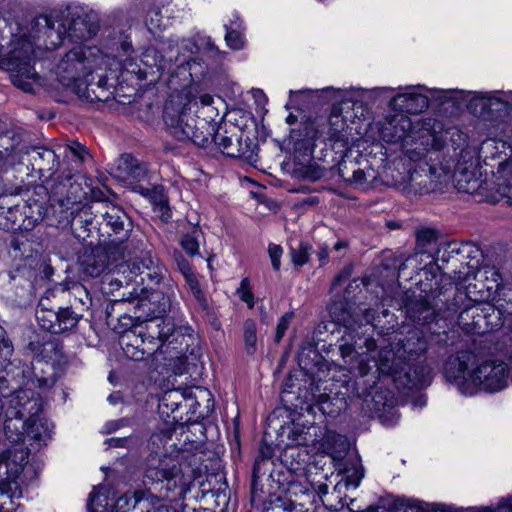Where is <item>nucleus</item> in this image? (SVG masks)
<instances>
[{
    "label": "nucleus",
    "instance_id": "nucleus-1",
    "mask_svg": "<svg viewBox=\"0 0 512 512\" xmlns=\"http://www.w3.org/2000/svg\"><path fill=\"white\" fill-rule=\"evenodd\" d=\"M428 349L427 340L419 329L409 331L408 335L397 342L376 349V343L372 338H359L355 341L353 350L360 357L357 369L361 378L370 374L367 380L370 388L376 384L378 375L391 376L394 382L404 388L423 387L431 381V369L420 362L411 365ZM366 384V381H357L356 385Z\"/></svg>",
    "mask_w": 512,
    "mask_h": 512
},
{
    "label": "nucleus",
    "instance_id": "nucleus-2",
    "mask_svg": "<svg viewBox=\"0 0 512 512\" xmlns=\"http://www.w3.org/2000/svg\"><path fill=\"white\" fill-rule=\"evenodd\" d=\"M63 42V27H55L47 15L16 23L6 51L0 56V69L10 73L12 83L27 93L39 85L34 64L42 50H53Z\"/></svg>",
    "mask_w": 512,
    "mask_h": 512
},
{
    "label": "nucleus",
    "instance_id": "nucleus-3",
    "mask_svg": "<svg viewBox=\"0 0 512 512\" xmlns=\"http://www.w3.org/2000/svg\"><path fill=\"white\" fill-rule=\"evenodd\" d=\"M138 299L137 306L142 308L152 319L144 326L140 325L126 331L120 339V344L127 357L139 361L159 352L170 353L178 349L175 346L184 335L175 328L170 321L161 319L170 307V296L163 291L141 289L140 294L135 290L129 295L122 296V300L134 301Z\"/></svg>",
    "mask_w": 512,
    "mask_h": 512
},
{
    "label": "nucleus",
    "instance_id": "nucleus-4",
    "mask_svg": "<svg viewBox=\"0 0 512 512\" xmlns=\"http://www.w3.org/2000/svg\"><path fill=\"white\" fill-rule=\"evenodd\" d=\"M194 482L193 470L183 467L171 457L151 459L145 472L144 484L149 496L140 492L125 493L113 500L110 512H169L159 499L176 501L184 499Z\"/></svg>",
    "mask_w": 512,
    "mask_h": 512
},
{
    "label": "nucleus",
    "instance_id": "nucleus-5",
    "mask_svg": "<svg viewBox=\"0 0 512 512\" xmlns=\"http://www.w3.org/2000/svg\"><path fill=\"white\" fill-rule=\"evenodd\" d=\"M10 408L5 412L4 433L13 448L24 444L39 450L50 441L54 429L52 422L40 414L42 400L39 394L29 395L27 390H16L9 399Z\"/></svg>",
    "mask_w": 512,
    "mask_h": 512
},
{
    "label": "nucleus",
    "instance_id": "nucleus-6",
    "mask_svg": "<svg viewBox=\"0 0 512 512\" xmlns=\"http://www.w3.org/2000/svg\"><path fill=\"white\" fill-rule=\"evenodd\" d=\"M475 356L462 351L448 358L444 374L447 380L465 394L479 391L498 392L507 386L508 367L501 361H483L474 366Z\"/></svg>",
    "mask_w": 512,
    "mask_h": 512
},
{
    "label": "nucleus",
    "instance_id": "nucleus-7",
    "mask_svg": "<svg viewBox=\"0 0 512 512\" xmlns=\"http://www.w3.org/2000/svg\"><path fill=\"white\" fill-rule=\"evenodd\" d=\"M196 94L191 85L171 93L164 106L163 119L174 138L204 146L209 141L210 132L204 130L206 121L197 120L191 114L192 106L196 105Z\"/></svg>",
    "mask_w": 512,
    "mask_h": 512
},
{
    "label": "nucleus",
    "instance_id": "nucleus-8",
    "mask_svg": "<svg viewBox=\"0 0 512 512\" xmlns=\"http://www.w3.org/2000/svg\"><path fill=\"white\" fill-rule=\"evenodd\" d=\"M110 58L103 55L96 46L77 45L70 49L59 61L55 68L57 80L74 93H80L86 85V77L103 65Z\"/></svg>",
    "mask_w": 512,
    "mask_h": 512
},
{
    "label": "nucleus",
    "instance_id": "nucleus-9",
    "mask_svg": "<svg viewBox=\"0 0 512 512\" xmlns=\"http://www.w3.org/2000/svg\"><path fill=\"white\" fill-rule=\"evenodd\" d=\"M290 443L295 446H310L309 453L324 454L332 460L339 459L347 451L348 444L344 437L321 426L312 424L304 426L294 425L288 434Z\"/></svg>",
    "mask_w": 512,
    "mask_h": 512
},
{
    "label": "nucleus",
    "instance_id": "nucleus-10",
    "mask_svg": "<svg viewBox=\"0 0 512 512\" xmlns=\"http://www.w3.org/2000/svg\"><path fill=\"white\" fill-rule=\"evenodd\" d=\"M37 472L29 464L28 452L22 448L12 446L0 453V481L8 482L14 478L19 494L13 497V503L22 496V485L36 478Z\"/></svg>",
    "mask_w": 512,
    "mask_h": 512
},
{
    "label": "nucleus",
    "instance_id": "nucleus-11",
    "mask_svg": "<svg viewBox=\"0 0 512 512\" xmlns=\"http://www.w3.org/2000/svg\"><path fill=\"white\" fill-rule=\"evenodd\" d=\"M95 211L101 215L102 229H109L105 233L110 239V244L117 246L128 238L132 223L121 207L109 202L98 203Z\"/></svg>",
    "mask_w": 512,
    "mask_h": 512
},
{
    "label": "nucleus",
    "instance_id": "nucleus-12",
    "mask_svg": "<svg viewBox=\"0 0 512 512\" xmlns=\"http://www.w3.org/2000/svg\"><path fill=\"white\" fill-rule=\"evenodd\" d=\"M429 92L431 95L435 93L443 94V97H452L456 90H429L421 86L406 87L403 92L396 94L390 101L393 109H399L401 113L418 114L423 112L429 106Z\"/></svg>",
    "mask_w": 512,
    "mask_h": 512
},
{
    "label": "nucleus",
    "instance_id": "nucleus-13",
    "mask_svg": "<svg viewBox=\"0 0 512 512\" xmlns=\"http://www.w3.org/2000/svg\"><path fill=\"white\" fill-rule=\"evenodd\" d=\"M380 137L387 143L414 142L417 139L418 131L412 119L405 113L389 115L379 128Z\"/></svg>",
    "mask_w": 512,
    "mask_h": 512
},
{
    "label": "nucleus",
    "instance_id": "nucleus-14",
    "mask_svg": "<svg viewBox=\"0 0 512 512\" xmlns=\"http://www.w3.org/2000/svg\"><path fill=\"white\" fill-rule=\"evenodd\" d=\"M172 55L168 59L159 56L155 48H147L141 56L140 63L137 64L131 58H126L123 63V68L130 73L136 74L138 79H147L149 76H154L157 73L159 77L164 71L170 69V61Z\"/></svg>",
    "mask_w": 512,
    "mask_h": 512
},
{
    "label": "nucleus",
    "instance_id": "nucleus-15",
    "mask_svg": "<svg viewBox=\"0 0 512 512\" xmlns=\"http://www.w3.org/2000/svg\"><path fill=\"white\" fill-rule=\"evenodd\" d=\"M488 200L493 203L505 201L512 205V160L498 166Z\"/></svg>",
    "mask_w": 512,
    "mask_h": 512
},
{
    "label": "nucleus",
    "instance_id": "nucleus-16",
    "mask_svg": "<svg viewBox=\"0 0 512 512\" xmlns=\"http://www.w3.org/2000/svg\"><path fill=\"white\" fill-rule=\"evenodd\" d=\"M346 451L342 454L339 459L333 460L335 466L339 470V476L341 479L337 482L335 488L341 491L342 487L346 489H356L364 477L363 467L360 463V459L356 456L346 458L342 462V458Z\"/></svg>",
    "mask_w": 512,
    "mask_h": 512
},
{
    "label": "nucleus",
    "instance_id": "nucleus-17",
    "mask_svg": "<svg viewBox=\"0 0 512 512\" xmlns=\"http://www.w3.org/2000/svg\"><path fill=\"white\" fill-rule=\"evenodd\" d=\"M12 363L16 366V364L14 362H12ZM20 365H21V362H18L17 367H20V369L23 372H21L18 377L16 376V380L12 379V374L7 376L6 373H4V375L6 376L8 381H4L3 385L2 386L0 385V390L2 392L9 387L14 388L13 384H15L16 386H18L20 384H24L25 388H20L19 390H27L29 395H32V394H35L32 391V387L38 386L41 389H46V388L52 387L55 384V378L53 375L46 377V376H38L37 374H35V378H30V375H31L30 368L28 366L26 368H24V367H21Z\"/></svg>",
    "mask_w": 512,
    "mask_h": 512
},
{
    "label": "nucleus",
    "instance_id": "nucleus-18",
    "mask_svg": "<svg viewBox=\"0 0 512 512\" xmlns=\"http://www.w3.org/2000/svg\"><path fill=\"white\" fill-rule=\"evenodd\" d=\"M13 354V346L11 341L6 337V331L0 326V385L2 386L4 381H8L4 373L7 376L12 374V379L16 380L21 372L20 367L15 366L10 358Z\"/></svg>",
    "mask_w": 512,
    "mask_h": 512
},
{
    "label": "nucleus",
    "instance_id": "nucleus-19",
    "mask_svg": "<svg viewBox=\"0 0 512 512\" xmlns=\"http://www.w3.org/2000/svg\"><path fill=\"white\" fill-rule=\"evenodd\" d=\"M55 27L61 25L63 27V38L65 35L69 39L75 42H82L92 38L98 30V26L86 19V17L78 15L75 18H72L71 23L69 24L68 31H66L64 25L58 22H54Z\"/></svg>",
    "mask_w": 512,
    "mask_h": 512
},
{
    "label": "nucleus",
    "instance_id": "nucleus-20",
    "mask_svg": "<svg viewBox=\"0 0 512 512\" xmlns=\"http://www.w3.org/2000/svg\"><path fill=\"white\" fill-rule=\"evenodd\" d=\"M118 177L127 182H139L147 175L146 166L130 154H123L117 164Z\"/></svg>",
    "mask_w": 512,
    "mask_h": 512
},
{
    "label": "nucleus",
    "instance_id": "nucleus-21",
    "mask_svg": "<svg viewBox=\"0 0 512 512\" xmlns=\"http://www.w3.org/2000/svg\"><path fill=\"white\" fill-rule=\"evenodd\" d=\"M159 263L158 258L153 255L150 251L145 252L139 258V260H135L132 262H124L117 265L118 272L123 274L128 273V276L125 277V282L128 284L129 281L132 280L134 276L138 274H143L148 269L151 270L152 266H155Z\"/></svg>",
    "mask_w": 512,
    "mask_h": 512
},
{
    "label": "nucleus",
    "instance_id": "nucleus-22",
    "mask_svg": "<svg viewBox=\"0 0 512 512\" xmlns=\"http://www.w3.org/2000/svg\"><path fill=\"white\" fill-rule=\"evenodd\" d=\"M110 491L106 486L94 488L88 499L89 512H110Z\"/></svg>",
    "mask_w": 512,
    "mask_h": 512
},
{
    "label": "nucleus",
    "instance_id": "nucleus-23",
    "mask_svg": "<svg viewBox=\"0 0 512 512\" xmlns=\"http://www.w3.org/2000/svg\"><path fill=\"white\" fill-rule=\"evenodd\" d=\"M19 494L18 485L14 478L9 481H0V512H14L17 504L13 503V497Z\"/></svg>",
    "mask_w": 512,
    "mask_h": 512
},
{
    "label": "nucleus",
    "instance_id": "nucleus-24",
    "mask_svg": "<svg viewBox=\"0 0 512 512\" xmlns=\"http://www.w3.org/2000/svg\"><path fill=\"white\" fill-rule=\"evenodd\" d=\"M213 140L222 153L229 157H241L244 154L239 147L238 139L228 135L227 131L222 132L221 128L215 133Z\"/></svg>",
    "mask_w": 512,
    "mask_h": 512
},
{
    "label": "nucleus",
    "instance_id": "nucleus-25",
    "mask_svg": "<svg viewBox=\"0 0 512 512\" xmlns=\"http://www.w3.org/2000/svg\"><path fill=\"white\" fill-rule=\"evenodd\" d=\"M110 265L108 252L103 248H97L93 251V258L85 266V272L92 276H99Z\"/></svg>",
    "mask_w": 512,
    "mask_h": 512
},
{
    "label": "nucleus",
    "instance_id": "nucleus-26",
    "mask_svg": "<svg viewBox=\"0 0 512 512\" xmlns=\"http://www.w3.org/2000/svg\"><path fill=\"white\" fill-rule=\"evenodd\" d=\"M22 214L17 206H0V229L5 231H14L20 228Z\"/></svg>",
    "mask_w": 512,
    "mask_h": 512
},
{
    "label": "nucleus",
    "instance_id": "nucleus-27",
    "mask_svg": "<svg viewBox=\"0 0 512 512\" xmlns=\"http://www.w3.org/2000/svg\"><path fill=\"white\" fill-rule=\"evenodd\" d=\"M192 392L186 389H172L164 393L160 400V407H165L172 412L176 411L184 400L191 398Z\"/></svg>",
    "mask_w": 512,
    "mask_h": 512
},
{
    "label": "nucleus",
    "instance_id": "nucleus-28",
    "mask_svg": "<svg viewBox=\"0 0 512 512\" xmlns=\"http://www.w3.org/2000/svg\"><path fill=\"white\" fill-rule=\"evenodd\" d=\"M470 99L469 107L476 110L479 106L481 110L492 108L496 103H502L503 100L498 96L497 91L494 92H473Z\"/></svg>",
    "mask_w": 512,
    "mask_h": 512
},
{
    "label": "nucleus",
    "instance_id": "nucleus-29",
    "mask_svg": "<svg viewBox=\"0 0 512 512\" xmlns=\"http://www.w3.org/2000/svg\"><path fill=\"white\" fill-rule=\"evenodd\" d=\"M234 17L236 28L234 25H227L225 40L231 49L239 50L244 46L243 25L239 15H234Z\"/></svg>",
    "mask_w": 512,
    "mask_h": 512
},
{
    "label": "nucleus",
    "instance_id": "nucleus-30",
    "mask_svg": "<svg viewBox=\"0 0 512 512\" xmlns=\"http://www.w3.org/2000/svg\"><path fill=\"white\" fill-rule=\"evenodd\" d=\"M40 308L36 311V318L44 330L56 334V325L57 320H59V316H57V312L53 310H49L44 308V304L40 303Z\"/></svg>",
    "mask_w": 512,
    "mask_h": 512
},
{
    "label": "nucleus",
    "instance_id": "nucleus-31",
    "mask_svg": "<svg viewBox=\"0 0 512 512\" xmlns=\"http://www.w3.org/2000/svg\"><path fill=\"white\" fill-rule=\"evenodd\" d=\"M390 316V312L387 309H383L381 313H378L374 309H367L363 313V319L361 320V325L363 323L371 325L375 329H379L381 333L385 330H389L394 326L392 323L390 327H385L381 325V317L387 318Z\"/></svg>",
    "mask_w": 512,
    "mask_h": 512
},
{
    "label": "nucleus",
    "instance_id": "nucleus-32",
    "mask_svg": "<svg viewBox=\"0 0 512 512\" xmlns=\"http://www.w3.org/2000/svg\"><path fill=\"white\" fill-rule=\"evenodd\" d=\"M56 334L68 331L75 327L79 321L78 316L70 309H61L57 311Z\"/></svg>",
    "mask_w": 512,
    "mask_h": 512
},
{
    "label": "nucleus",
    "instance_id": "nucleus-33",
    "mask_svg": "<svg viewBox=\"0 0 512 512\" xmlns=\"http://www.w3.org/2000/svg\"><path fill=\"white\" fill-rule=\"evenodd\" d=\"M488 291L497 289L501 284V275L495 267H484L477 275Z\"/></svg>",
    "mask_w": 512,
    "mask_h": 512
},
{
    "label": "nucleus",
    "instance_id": "nucleus-34",
    "mask_svg": "<svg viewBox=\"0 0 512 512\" xmlns=\"http://www.w3.org/2000/svg\"><path fill=\"white\" fill-rule=\"evenodd\" d=\"M115 274L119 275L121 272H118V268L111 273L106 274L103 277L102 284H101V290L106 295H113V293L120 289V287L123 286V282L120 278L116 277ZM124 278L127 276L122 273Z\"/></svg>",
    "mask_w": 512,
    "mask_h": 512
},
{
    "label": "nucleus",
    "instance_id": "nucleus-35",
    "mask_svg": "<svg viewBox=\"0 0 512 512\" xmlns=\"http://www.w3.org/2000/svg\"><path fill=\"white\" fill-rule=\"evenodd\" d=\"M365 512H392L387 510L385 507H376V508H370L366 510ZM393 512H424L420 507L414 505L410 501L401 502L398 504ZM433 512H457V509H438L434 510Z\"/></svg>",
    "mask_w": 512,
    "mask_h": 512
},
{
    "label": "nucleus",
    "instance_id": "nucleus-36",
    "mask_svg": "<svg viewBox=\"0 0 512 512\" xmlns=\"http://www.w3.org/2000/svg\"><path fill=\"white\" fill-rule=\"evenodd\" d=\"M200 236V231L198 229H193L191 233L185 234L180 241L181 247L183 250L189 254L190 256H194L198 254L199 250V242L198 238Z\"/></svg>",
    "mask_w": 512,
    "mask_h": 512
},
{
    "label": "nucleus",
    "instance_id": "nucleus-37",
    "mask_svg": "<svg viewBox=\"0 0 512 512\" xmlns=\"http://www.w3.org/2000/svg\"><path fill=\"white\" fill-rule=\"evenodd\" d=\"M244 342L247 353H254L257 344V334L256 323L253 320H247L244 324Z\"/></svg>",
    "mask_w": 512,
    "mask_h": 512
},
{
    "label": "nucleus",
    "instance_id": "nucleus-38",
    "mask_svg": "<svg viewBox=\"0 0 512 512\" xmlns=\"http://www.w3.org/2000/svg\"><path fill=\"white\" fill-rule=\"evenodd\" d=\"M182 274L186 279V282L193 293L194 297L197 300L203 299V292L200 287L199 277L197 274H195L191 268H187V270L182 269Z\"/></svg>",
    "mask_w": 512,
    "mask_h": 512
},
{
    "label": "nucleus",
    "instance_id": "nucleus-39",
    "mask_svg": "<svg viewBox=\"0 0 512 512\" xmlns=\"http://www.w3.org/2000/svg\"><path fill=\"white\" fill-rule=\"evenodd\" d=\"M164 18L161 16V11L159 8H153L149 10L146 19V25L149 31L153 34H156L158 30L162 27H165Z\"/></svg>",
    "mask_w": 512,
    "mask_h": 512
},
{
    "label": "nucleus",
    "instance_id": "nucleus-40",
    "mask_svg": "<svg viewBox=\"0 0 512 512\" xmlns=\"http://www.w3.org/2000/svg\"><path fill=\"white\" fill-rule=\"evenodd\" d=\"M237 296L251 309L254 307V295L248 278H243L236 290Z\"/></svg>",
    "mask_w": 512,
    "mask_h": 512
},
{
    "label": "nucleus",
    "instance_id": "nucleus-41",
    "mask_svg": "<svg viewBox=\"0 0 512 512\" xmlns=\"http://www.w3.org/2000/svg\"><path fill=\"white\" fill-rule=\"evenodd\" d=\"M457 512H512V496L500 501L496 508L483 507L481 509H457Z\"/></svg>",
    "mask_w": 512,
    "mask_h": 512
},
{
    "label": "nucleus",
    "instance_id": "nucleus-42",
    "mask_svg": "<svg viewBox=\"0 0 512 512\" xmlns=\"http://www.w3.org/2000/svg\"><path fill=\"white\" fill-rule=\"evenodd\" d=\"M143 274L146 275L151 284L154 285H159L162 281H165L167 278V270L160 263H158L155 266H152L151 270L148 269Z\"/></svg>",
    "mask_w": 512,
    "mask_h": 512
},
{
    "label": "nucleus",
    "instance_id": "nucleus-43",
    "mask_svg": "<svg viewBox=\"0 0 512 512\" xmlns=\"http://www.w3.org/2000/svg\"><path fill=\"white\" fill-rule=\"evenodd\" d=\"M310 249V246L303 243H300L298 248H292L291 256L293 263L298 266L304 265L308 261Z\"/></svg>",
    "mask_w": 512,
    "mask_h": 512
},
{
    "label": "nucleus",
    "instance_id": "nucleus-44",
    "mask_svg": "<svg viewBox=\"0 0 512 512\" xmlns=\"http://www.w3.org/2000/svg\"><path fill=\"white\" fill-rule=\"evenodd\" d=\"M376 178L375 172L372 169H358L353 172L352 180L357 185H363L373 181Z\"/></svg>",
    "mask_w": 512,
    "mask_h": 512
},
{
    "label": "nucleus",
    "instance_id": "nucleus-45",
    "mask_svg": "<svg viewBox=\"0 0 512 512\" xmlns=\"http://www.w3.org/2000/svg\"><path fill=\"white\" fill-rule=\"evenodd\" d=\"M271 512H311L304 509L302 504H296L291 500H286L281 505H276L271 509Z\"/></svg>",
    "mask_w": 512,
    "mask_h": 512
},
{
    "label": "nucleus",
    "instance_id": "nucleus-46",
    "mask_svg": "<svg viewBox=\"0 0 512 512\" xmlns=\"http://www.w3.org/2000/svg\"><path fill=\"white\" fill-rule=\"evenodd\" d=\"M20 156L15 150L6 148L4 151H0V167L6 165H15L20 162Z\"/></svg>",
    "mask_w": 512,
    "mask_h": 512
},
{
    "label": "nucleus",
    "instance_id": "nucleus-47",
    "mask_svg": "<svg viewBox=\"0 0 512 512\" xmlns=\"http://www.w3.org/2000/svg\"><path fill=\"white\" fill-rule=\"evenodd\" d=\"M292 317H293L292 313H286L280 318V320L277 324V328H276L275 340L277 342H279L282 339V337L284 336L286 330L288 329V327L290 325Z\"/></svg>",
    "mask_w": 512,
    "mask_h": 512
},
{
    "label": "nucleus",
    "instance_id": "nucleus-48",
    "mask_svg": "<svg viewBox=\"0 0 512 512\" xmlns=\"http://www.w3.org/2000/svg\"><path fill=\"white\" fill-rule=\"evenodd\" d=\"M268 253L274 270H279L281 265L280 258L283 253L282 248L279 245L270 244L268 247Z\"/></svg>",
    "mask_w": 512,
    "mask_h": 512
},
{
    "label": "nucleus",
    "instance_id": "nucleus-49",
    "mask_svg": "<svg viewBox=\"0 0 512 512\" xmlns=\"http://www.w3.org/2000/svg\"><path fill=\"white\" fill-rule=\"evenodd\" d=\"M432 175H425V179L416 182V178L412 176V180L415 182V186H418L420 193H429L436 189V184L430 179Z\"/></svg>",
    "mask_w": 512,
    "mask_h": 512
},
{
    "label": "nucleus",
    "instance_id": "nucleus-50",
    "mask_svg": "<svg viewBox=\"0 0 512 512\" xmlns=\"http://www.w3.org/2000/svg\"><path fill=\"white\" fill-rule=\"evenodd\" d=\"M154 211L158 213L162 221L167 222L171 218L168 200L160 199L159 202H157V206L154 207Z\"/></svg>",
    "mask_w": 512,
    "mask_h": 512
},
{
    "label": "nucleus",
    "instance_id": "nucleus-51",
    "mask_svg": "<svg viewBox=\"0 0 512 512\" xmlns=\"http://www.w3.org/2000/svg\"><path fill=\"white\" fill-rule=\"evenodd\" d=\"M331 138L336 143H342L343 147H348L349 139L347 137V133L345 131H338L333 128V132L331 133Z\"/></svg>",
    "mask_w": 512,
    "mask_h": 512
},
{
    "label": "nucleus",
    "instance_id": "nucleus-52",
    "mask_svg": "<svg viewBox=\"0 0 512 512\" xmlns=\"http://www.w3.org/2000/svg\"><path fill=\"white\" fill-rule=\"evenodd\" d=\"M71 152L81 161L85 160V156L87 155V151L85 147L80 145L79 143H75L72 146H70Z\"/></svg>",
    "mask_w": 512,
    "mask_h": 512
},
{
    "label": "nucleus",
    "instance_id": "nucleus-53",
    "mask_svg": "<svg viewBox=\"0 0 512 512\" xmlns=\"http://www.w3.org/2000/svg\"><path fill=\"white\" fill-rule=\"evenodd\" d=\"M150 199L153 206L155 207L157 206V202H159L160 199L167 200V197L161 188H154L150 193Z\"/></svg>",
    "mask_w": 512,
    "mask_h": 512
},
{
    "label": "nucleus",
    "instance_id": "nucleus-54",
    "mask_svg": "<svg viewBox=\"0 0 512 512\" xmlns=\"http://www.w3.org/2000/svg\"><path fill=\"white\" fill-rule=\"evenodd\" d=\"M330 397L326 394L319 396L318 405L316 406L323 414L327 413L324 404H326L329 401Z\"/></svg>",
    "mask_w": 512,
    "mask_h": 512
},
{
    "label": "nucleus",
    "instance_id": "nucleus-55",
    "mask_svg": "<svg viewBox=\"0 0 512 512\" xmlns=\"http://www.w3.org/2000/svg\"><path fill=\"white\" fill-rule=\"evenodd\" d=\"M124 441L125 440L121 439V438H110L105 441V444H107L110 447L111 446L118 447V446H122Z\"/></svg>",
    "mask_w": 512,
    "mask_h": 512
},
{
    "label": "nucleus",
    "instance_id": "nucleus-56",
    "mask_svg": "<svg viewBox=\"0 0 512 512\" xmlns=\"http://www.w3.org/2000/svg\"><path fill=\"white\" fill-rule=\"evenodd\" d=\"M119 427V423L117 421H111V422H108L105 426H104V429H105V432L106 433H111L115 430H117Z\"/></svg>",
    "mask_w": 512,
    "mask_h": 512
},
{
    "label": "nucleus",
    "instance_id": "nucleus-57",
    "mask_svg": "<svg viewBox=\"0 0 512 512\" xmlns=\"http://www.w3.org/2000/svg\"><path fill=\"white\" fill-rule=\"evenodd\" d=\"M200 102L203 106H210L213 103V97L209 94H203L200 96Z\"/></svg>",
    "mask_w": 512,
    "mask_h": 512
},
{
    "label": "nucleus",
    "instance_id": "nucleus-58",
    "mask_svg": "<svg viewBox=\"0 0 512 512\" xmlns=\"http://www.w3.org/2000/svg\"><path fill=\"white\" fill-rule=\"evenodd\" d=\"M318 258L321 262H325L328 259V248L327 247L319 248Z\"/></svg>",
    "mask_w": 512,
    "mask_h": 512
},
{
    "label": "nucleus",
    "instance_id": "nucleus-59",
    "mask_svg": "<svg viewBox=\"0 0 512 512\" xmlns=\"http://www.w3.org/2000/svg\"><path fill=\"white\" fill-rule=\"evenodd\" d=\"M234 15H238L237 13H232L229 17H228V20L225 21L224 23V27L225 29L227 30V25H234V28H236V24H235V17Z\"/></svg>",
    "mask_w": 512,
    "mask_h": 512
},
{
    "label": "nucleus",
    "instance_id": "nucleus-60",
    "mask_svg": "<svg viewBox=\"0 0 512 512\" xmlns=\"http://www.w3.org/2000/svg\"><path fill=\"white\" fill-rule=\"evenodd\" d=\"M350 350H351V348L348 346L341 347V352H342L344 359H346L347 357H352V351H350Z\"/></svg>",
    "mask_w": 512,
    "mask_h": 512
},
{
    "label": "nucleus",
    "instance_id": "nucleus-61",
    "mask_svg": "<svg viewBox=\"0 0 512 512\" xmlns=\"http://www.w3.org/2000/svg\"><path fill=\"white\" fill-rule=\"evenodd\" d=\"M346 246H347L346 241L339 240V241H337V242L335 243V245H334V249H335V250H337V251H339V250H341V249L345 248Z\"/></svg>",
    "mask_w": 512,
    "mask_h": 512
},
{
    "label": "nucleus",
    "instance_id": "nucleus-62",
    "mask_svg": "<svg viewBox=\"0 0 512 512\" xmlns=\"http://www.w3.org/2000/svg\"><path fill=\"white\" fill-rule=\"evenodd\" d=\"M356 396L358 397H363L365 396L366 394H370V392L368 391V388L365 387L363 388L361 391L359 390V388L356 389V392H355Z\"/></svg>",
    "mask_w": 512,
    "mask_h": 512
},
{
    "label": "nucleus",
    "instance_id": "nucleus-63",
    "mask_svg": "<svg viewBox=\"0 0 512 512\" xmlns=\"http://www.w3.org/2000/svg\"><path fill=\"white\" fill-rule=\"evenodd\" d=\"M477 188H478V186H476V185L468 186L466 188L460 185V189H463L464 191L469 192V193L474 192Z\"/></svg>",
    "mask_w": 512,
    "mask_h": 512
},
{
    "label": "nucleus",
    "instance_id": "nucleus-64",
    "mask_svg": "<svg viewBox=\"0 0 512 512\" xmlns=\"http://www.w3.org/2000/svg\"><path fill=\"white\" fill-rule=\"evenodd\" d=\"M33 365V369L34 370H37V369H41V371H43V369L41 368V366L43 365L42 361L40 359H37L35 362L32 363Z\"/></svg>",
    "mask_w": 512,
    "mask_h": 512
}]
</instances>
